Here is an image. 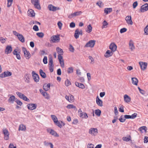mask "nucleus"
<instances>
[{
  "mask_svg": "<svg viewBox=\"0 0 148 148\" xmlns=\"http://www.w3.org/2000/svg\"><path fill=\"white\" fill-rule=\"evenodd\" d=\"M82 12L81 11H77L75 12L74 13H72L71 15L68 16L69 18H72L73 17L79 16L82 13Z\"/></svg>",
  "mask_w": 148,
  "mask_h": 148,
  "instance_id": "12",
  "label": "nucleus"
},
{
  "mask_svg": "<svg viewBox=\"0 0 148 148\" xmlns=\"http://www.w3.org/2000/svg\"><path fill=\"white\" fill-rule=\"evenodd\" d=\"M69 51L71 52H73L74 51V49L73 46L70 44L69 45Z\"/></svg>",
  "mask_w": 148,
  "mask_h": 148,
  "instance_id": "53",
  "label": "nucleus"
},
{
  "mask_svg": "<svg viewBox=\"0 0 148 148\" xmlns=\"http://www.w3.org/2000/svg\"><path fill=\"white\" fill-rule=\"evenodd\" d=\"M132 83L135 85H137L138 82V80L136 77H132Z\"/></svg>",
  "mask_w": 148,
  "mask_h": 148,
  "instance_id": "27",
  "label": "nucleus"
},
{
  "mask_svg": "<svg viewBox=\"0 0 148 148\" xmlns=\"http://www.w3.org/2000/svg\"><path fill=\"white\" fill-rule=\"evenodd\" d=\"M139 130L142 133H143V130H144V132H147V127L145 126H143L140 127L139 129Z\"/></svg>",
  "mask_w": 148,
  "mask_h": 148,
  "instance_id": "29",
  "label": "nucleus"
},
{
  "mask_svg": "<svg viewBox=\"0 0 148 148\" xmlns=\"http://www.w3.org/2000/svg\"><path fill=\"white\" fill-rule=\"evenodd\" d=\"M15 101L16 103L17 104L20 106H21L23 104L22 102L17 98H16Z\"/></svg>",
  "mask_w": 148,
  "mask_h": 148,
  "instance_id": "50",
  "label": "nucleus"
},
{
  "mask_svg": "<svg viewBox=\"0 0 148 148\" xmlns=\"http://www.w3.org/2000/svg\"><path fill=\"white\" fill-rule=\"evenodd\" d=\"M94 145L92 144H88L87 145V148H94Z\"/></svg>",
  "mask_w": 148,
  "mask_h": 148,
  "instance_id": "60",
  "label": "nucleus"
},
{
  "mask_svg": "<svg viewBox=\"0 0 148 148\" xmlns=\"http://www.w3.org/2000/svg\"><path fill=\"white\" fill-rule=\"evenodd\" d=\"M148 10V4L146 3L143 5L141 7L140 11L141 12H144Z\"/></svg>",
  "mask_w": 148,
  "mask_h": 148,
  "instance_id": "8",
  "label": "nucleus"
},
{
  "mask_svg": "<svg viewBox=\"0 0 148 148\" xmlns=\"http://www.w3.org/2000/svg\"><path fill=\"white\" fill-rule=\"evenodd\" d=\"M127 30V29L126 28L124 27L121 29L120 32L121 34H122L126 32Z\"/></svg>",
  "mask_w": 148,
  "mask_h": 148,
  "instance_id": "51",
  "label": "nucleus"
},
{
  "mask_svg": "<svg viewBox=\"0 0 148 148\" xmlns=\"http://www.w3.org/2000/svg\"><path fill=\"white\" fill-rule=\"evenodd\" d=\"M112 11V8H106L104 9V11L106 14H108L111 12Z\"/></svg>",
  "mask_w": 148,
  "mask_h": 148,
  "instance_id": "26",
  "label": "nucleus"
},
{
  "mask_svg": "<svg viewBox=\"0 0 148 148\" xmlns=\"http://www.w3.org/2000/svg\"><path fill=\"white\" fill-rule=\"evenodd\" d=\"M122 139L123 141L126 142H128L130 140H131V138H130L126 137H123Z\"/></svg>",
  "mask_w": 148,
  "mask_h": 148,
  "instance_id": "49",
  "label": "nucleus"
},
{
  "mask_svg": "<svg viewBox=\"0 0 148 148\" xmlns=\"http://www.w3.org/2000/svg\"><path fill=\"white\" fill-rule=\"evenodd\" d=\"M145 33L146 35H148V24L147 25L145 28L144 29Z\"/></svg>",
  "mask_w": 148,
  "mask_h": 148,
  "instance_id": "52",
  "label": "nucleus"
},
{
  "mask_svg": "<svg viewBox=\"0 0 148 148\" xmlns=\"http://www.w3.org/2000/svg\"><path fill=\"white\" fill-rule=\"evenodd\" d=\"M112 51L107 50L105 54V56L106 58H108L112 56L113 54Z\"/></svg>",
  "mask_w": 148,
  "mask_h": 148,
  "instance_id": "22",
  "label": "nucleus"
},
{
  "mask_svg": "<svg viewBox=\"0 0 148 148\" xmlns=\"http://www.w3.org/2000/svg\"><path fill=\"white\" fill-rule=\"evenodd\" d=\"M48 8L50 11L53 12H55L57 10H60L59 7H55L51 4L48 5Z\"/></svg>",
  "mask_w": 148,
  "mask_h": 148,
  "instance_id": "2",
  "label": "nucleus"
},
{
  "mask_svg": "<svg viewBox=\"0 0 148 148\" xmlns=\"http://www.w3.org/2000/svg\"><path fill=\"white\" fill-rule=\"evenodd\" d=\"M75 25L73 22H72L70 24V27L71 28H74L75 27Z\"/></svg>",
  "mask_w": 148,
  "mask_h": 148,
  "instance_id": "62",
  "label": "nucleus"
},
{
  "mask_svg": "<svg viewBox=\"0 0 148 148\" xmlns=\"http://www.w3.org/2000/svg\"><path fill=\"white\" fill-rule=\"evenodd\" d=\"M129 46L130 47V49L132 50L135 48L133 41L132 40H130L129 43Z\"/></svg>",
  "mask_w": 148,
  "mask_h": 148,
  "instance_id": "34",
  "label": "nucleus"
},
{
  "mask_svg": "<svg viewBox=\"0 0 148 148\" xmlns=\"http://www.w3.org/2000/svg\"><path fill=\"white\" fill-rule=\"evenodd\" d=\"M125 20L128 24L131 25L133 24V23L132 20L131 16H127L125 18Z\"/></svg>",
  "mask_w": 148,
  "mask_h": 148,
  "instance_id": "13",
  "label": "nucleus"
},
{
  "mask_svg": "<svg viewBox=\"0 0 148 148\" xmlns=\"http://www.w3.org/2000/svg\"><path fill=\"white\" fill-rule=\"evenodd\" d=\"M139 64L140 66L141 69L143 71L145 70L147 67V64L146 62H140Z\"/></svg>",
  "mask_w": 148,
  "mask_h": 148,
  "instance_id": "11",
  "label": "nucleus"
},
{
  "mask_svg": "<svg viewBox=\"0 0 148 148\" xmlns=\"http://www.w3.org/2000/svg\"><path fill=\"white\" fill-rule=\"evenodd\" d=\"M58 58L59 61H60L63 60L62 56L60 54H58Z\"/></svg>",
  "mask_w": 148,
  "mask_h": 148,
  "instance_id": "58",
  "label": "nucleus"
},
{
  "mask_svg": "<svg viewBox=\"0 0 148 148\" xmlns=\"http://www.w3.org/2000/svg\"><path fill=\"white\" fill-rule=\"evenodd\" d=\"M13 54L14 55H16V58L18 60H20L21 58V56L20 55V52L18 53L17 49H15L13 51Z\"/></svg>",
  "mask_w": 148,
  "mask_h": 148,
  "instance_id": "18",
  "label": "nucleus"
},
{
  "mask_svg": "<svg viewBox=\"0 0 148 148\" xmlns=\"http://www.w3.org/2000/svg\"><path fill=\"white\" fill-rule=\"evenodd\" d=\"M51 40L53 42H59L60 38L59 37V35H55L52 36L51 38Z\"/></svg>",
  "mask_w": 148,
  "mask_h": 148,
  "instance_id": "6",
  "label": "nucleus"
},
{
  "mask_svg": "<svg viewBox=\"0 0 148 148\" xmlns=\"http://www.w3.org/2000/svg\"><path fill=\"white\" fill-rule=\"evenodd\" d=\"M50 87V83H49L48 84H45L43 86V89L45 91H47L49 89Z\"/></svg>",
  "mask_w": 148,
  "mask_h": 148,
  "instance_id": "21",
  "label": "nucleus"
},
{
  "mask_svg": "<svg viewBox=\"0 0 148 148\" xmlns=\"http://www.w3.org/2000/svg\"><path fill=\"white\" fill-rule=\"evenodd\" d=\"M49 66H54L53 63V58L52 57L49 58Z\"/></svg>",
  "mask_w": 148,
  "mask_h": 148,
  "instance_id": "33",
  "label": "nucleus"
},
{
  "mask_svg": "<svg viewBox=\"0 0 148 148\" xmlns=\"http://www.w3.org/2000/svg\"><path fill=\"white\" fill-rule=\"evenodd\" d=\"M34 5L35 8L36 9L39 10L41 9V7L39 4V2L38 3H36V4L34 3Z\"/></svg>",
  "mask_w": 148,
  "mask_h": 148,
  "instance_id": "40",
  "label": "nucleus"
},
{
  "mask_svg": "<svg viewBox=\"0 0 148 148\" xmlns=\"http://www.w3.org/2000/svg\"><path fill=\"white\" fill-rule=\"evenodd\" d=\"M96 41L94 40H91L87 42L85 45L84 47H91V48L94 47Z\"/></svg>",
  "mask_w": 148,
  "mask_h": 148,
  "instance_id": "1",
  "label": "nucleus"
},
{
  "mask_svg": "<svg viewBox=\"0 0 148 148\" xmlns=\"http://www.w3.org/2000/svg\"><path fill=\"white\" fill-rule=\"evenodd\" d=\"M32 75L34 81L36 82H38L40 79L39 75L33 71L32 72Z\"/></svg>",
  "mask_w": 148,
  "mask_h": 148,
  "instance_id": "3",
  "label": "nucleus"
},
{
  "mask_svg": "<svg viewBox=\"0 0 148 148\" xmlns=\"http://www.w3.org/2000/svg\"><path fill=\"white\" fill-rule=\"evenodd\" d=\"M96 102L98 106H103V101L99 98L98 96H97L96 98Z\"/></svg>",
  "mask_w": 148,
  "mask_h": 148,
  "instance_id": "19",
  "label": "nucleus"
},
{
  "mask_svg": "<svg viewBox=\"0 0 148 148\" xmlns=\"http://www.w3.org/2000/svg\"><path fill=\"white\" fill-rule=\"evenodd\" d=\"M117 46L114 43H112L109 46V48L112 51L114 52L116 49Z\"/></svg>",
  "mask_w": 148,
  "mask_h": 148,
  "instance_id": "14",
  "label": "nucleus"
},
{
  "mask_svg": "<svg viewBox=\"0 0 148 148\" xmlns=\"http://www.w3.org/2000/svg\"><path fill=\"white\" fill-rule=\"evenodd\" d=\"M69 97H70V99H69L70 101L69 102H73L74 100V96L70 94H69Z\"/></svg>",
  "mask_w": 148,
  "mask_h": 148,
  "instance_id": "45",
  "label": "nucleus"
},
{
  "mask_svg": "<svg viewBox=\"0 0 148 148\" xmlns=\"http://www.w3.org/2000/svg\"><path fill=\"white\" fill-rule=\"evenodd\" d=\"M101 113V110L99 109H97L95 110V113L98 116H100Z\"/></svg>",
  "mask_w": 148,
  "mask_h": 148,
  "instance_id": "37",
  "label": "nucleus"
},
{
  "mask_svg": "<svg viewBox=\"0 0 148 148\" xmlns=\"http://www.w3.org/2000/svg\"><path fill=\"white\" fill-rule=\"evenodd\" d=\"M55 123L56 124V125H57L58 127H60V128H61L62 127V123L58 121V120H57Z\"/></svg>",
  "mask_w": 148,
  "mask_h": 148,
  "instance_id": "44",
  "label": "nucleus"
},
{
  "mask_svg": "<svg viewBox=\"0 0 148 148\" xmlns=\"http://www.w3.org/2000/svg\"><path fill=\"white\" fill-rule=\"evenodd\" d=\"M137 114L136 113H134L131 115H125L124 116V117L125 119H134L137 116Z\"/></svg>",
  "mask_w": 148,
  "mask_h": 148,
  "instance_id": "9",
  "label": "nucleus"
},
{
  "mask_svg": "<svg viewBox=\"0 0 148 148\" xmlns=\"http://www.w3.org/2000/svg\"><path fill=\"white\" fill-rule=\"evenodd\" d=\"M26 129V127L25 125L23 124H21L19 126L18 130H19L25 131Z\"/></svg>",
  "mask_w": 148,
  "mask_h": 148,
  "instance_id": "35",
  "label": "nucleus"
},
{
  "mask_svg": "<svg viewBox=\"0 0 148 148\" xmlns=\"http://www.w3.org/2000/svg\"><path fill=\"white\" fill-rule=\"evenodd\" d=\"M148 142V137L145 136L144 139V143H147Z\"/></svg>",
  "mask_w": 148,
  "mask_h": 148,
  "instance_id": "63",
  "label": "nucleus"
},
{
  "mask_svg": "<svg viewBox=\"0 0 148 148\" xmlns=\"http://www.w3.org/2000/svg\"><path fill=\"white\" fill-rule=\"evenodd\" d=\"M23 95L22 96H23L22 98L21 99H23L24 100L27 101V102H29V99H28L27 97L25 96L24 95Z\"/></svg>",
  "mask_w": 148,
  "mask_h": 148,
  "instance_id": "46",
  "label": "nucleus"
},
{
  "mask_svg": "<svg viewBox=\"0 0 148 148\" xmlns=\"http://www.w3.org/2000/svg\"><path fill=\"white\" fill-rule=\"evenodd\" d=\"M3 133L5 136L4 138L5 140H8L9 139V133L8 131L6 129L3 130Z\"/></svg>",
  "mask_w": 148,
  "mask_h": 148,
  "instance_id": "16",
  "label": "nucleus"
},
{
  "mask_svg": "<svg viewBox=\"0 0 148 148\" xmlns=\"http://www.w3.org/2000/svg\"><path fill=\"white\" fill-rule=\"evenodd\" d=\"M51 117L52 119L53 120V122H54V123L58 120V119L56 117L55 115H51Z\"/></svg>",
  "mask_w": 148,
  "mask_h": 148,
  "instance_id": "42",
  "label": "nucleus"
},
{
  "mask_svg": "<svg viewBox=\"0 0 148 148\" xmlns=\"http://www.w3.org/2000/svg\"><path fill=\"white\" fill-rule=\"evenodd\" d=\"M124 101L127 103H129L131 101L130 97L126 94L124 96Z\"/></svg>",
  "mask_w": 148,
  "mask_h": 148,
  "instance_id": "15",
  "label": "nucleus"
},
{
  "mask_svg": "<svg viewBox=\"0 0 148 148\" xmlns=\"http://www.w3.org/2000/svg\"><path fill=\"white\" fill-rule=\"evenodd\" d=\"M40 91L46 99H49L50 97L49 95L47 92H43V90L41 89L40 90Z\"/></svg>",
  "mask_w": 148,
  "mask_h": 148,
  "instance_id": "17",
  "label": "nucleus"
},
{
  "mask_svg": "<svg viewBox=\"0 0 148 148\" xmlns=\"http://www.w3.org/2000/svg\"><path fill=\"white\" fill-rule=\"evenodd\" d=\"M9 148H16V146H14L12 143H10L9 146Z\"/></svg>",
  "mask_w": 148,
  "mask_h": 148,
  "instance_id": "64",
  "label": "nucleus"
},
{
  "mask_svg": "<svg viewBox=\"0 0 148 148\" xmlns=\"http://www.w3.org/2000/svg\"><path fill=\"white\" fill-rule=\"evenodd\" d=\"M60 66L61 67L63 68L64 66V60L59 61Z\"/></svg>",
  "mask_w": 148,
  "mask_h": 148,
  "instance_id": "61",
  "label": "nucleus"
},
{
  "mask_svg": "<svg viewBox=\"0 0 148 148\" xmlns=\"http://www.w3.org/2000/svg\"><path fill=\"white\" fill-rule=\"evenodd\" d=\"M10 95V97H9V99L8 100V101L9 102H11L12 103H13L14 101H15L16 98L15 97L14 95Z\"/></svg>",
  "mask_w": 148,
  "mask_h": 148,
  "instance_id": "24",
  "label": "nucleus"
},
{
  "mask_svg": "<svg viewBox=\"0 0 148 148\" xmlns=\"http://www.w3.org/2000/svg\"><path fill=\"white\" fill-rule=\"evenodd\" d=\"M27 14L28 15L31 17L34 16L35 14L34 11L31 9H30L28 10Z\"/></svg>",
  "mask_w": 148,
  "mask_h": 148,
  "instance_id": "20",
  "label": "nucleus"
},
{
  "mask_svg": "<svg viewBox=\"0 0 148 148\" xmlns=\"http://www.w3.org/2000/svg\"><path fill=\"white\" fill-rule=\"evenodd\" d=\"M4 73L5 75V77L10 76L12 75V73L11 72L8 71H5L4 72Z\"/></svg>",
  "mask_w": 148,
  "mask_h": 148,
  "instance_id": "36",
  "label": "nucleus"
},
{
  "mask_svg": "<svg viewBox=\"0 0 148 148\" xmlns=\"http://www.w3.org/2000/svg\"><path fill=\"white\" fill-rule=\"evenodd\" d=\"M16 94L21 99H22V98L23 96H22L23 95H24L23 94L21 93L20 92H17L16 93Z\"/></svg>",
  "mask_w": 148,
  "mask_h": 148,
  "instance_id": "54",
  "label": "nucleus"
},
{
  "mask_svg": "<svg viewBox=\"0 0 148 148\" xmlns=\"http://www.w3.org/2000/svg\"><path fill=\"white\" fill-rule=\"evenodd\" d=\"M51 135L54 136L55 137H58L59 136L58 134H57L56 132L53 130H52Z\"/></svg>",
  "mask_w": 148,
  "mask_h": 148,
  "instance_id": "38",
  "label": "nucleus"
},
{
  "mask_svg": "<svg viewBox=\"0 0 148 148\" xmlns=\"http://www.w3.org/2000/svg\"><path fill=\"white\" fill-rule=\"evenodd\" d=\"M58 25L60 29H61L62 25V23L60 21H59L58 23Z\"/></svg>",
  "mask_w": 148,
  "mask_h": 148,
  "instance_id": "59",
  "label": "nucleus"
},
{
  "mask_svg": "<svg viewBox=\"0 0 148 148\" xmlns=\"http://www.w3.org/2000/svg\"><path fill=\"white\" fill-rule=\"evenodd\" d=\"M28 109L30 110H33L36 109L37 105L36 103H29L27 105Z\"/></svg>",
  "mask_w": 148,
  "mask_h": 148,
  "instance_id": "5",
  "label": "nucleus"
},
{
  "mask_svg": "<svg viewBox=\"0 0 148 148\" xmlns=\"http://www.w3.org/2000/svg\"><path fill=\"white\" fill-rule=\"evenodd\" d=\"M33 29L35 31H38L39 30L38 27L36 25H35L34 26Z\"/></svg>",
  "mask_w": 148,
  "mask_h": 148,
  "instance_id": "56",
  "label": "nucleus"
},
{
  "mask_svg": "<svg viewBox=\"0 0 148 148\" xmlns=\"http://www.w3.org/2000/svg\"><path fill=\"white\" fill-rule=\"evenodd\" d=\"M79 31L78 29H77L75 32L74 36L76 39H77L79 37Z\"/></svg>",
  "mask_w": 148,
  "mask_h": 148,
  "instance_id": "28",
  "label": "nucleus"
},
{
  "mask_svg": "<svg viewBox=\"0 0 148 148\" xmlns=\"http://www.w3.org/2000/svg\"><path fill=\"white\" fill-rule=\"evenodd\" d=\"M87 28L88 29L86 30V31L88 33L91 32L92 29V27L91 25L90 24L88 25L87 26Z\"/></svg>",
  "mask_w": 148,
  "mask_h": 148,
  "instance_id": "41",
  "label": "nucleus"
},
{
  "mask_svg": "<svg viewBox=\"0 0 148 148\" xmlns=\"http://www.w3.org/2000/svg\"><path fill=\"white\" fill-rule=\"evenodd\" d=\"M65 84L66 86H68L71 84V82L67 79L65 81Z\"/></svg>",
  "mask_w": 148,
  "mask_h": 148,
  "instance_id": "47",
  "label": "nucleus"
},
{
  "mask_svg": "<svg viewBox=\"0 0 148 148\" xmlns=\"http://www.w3.org/2000/svg\"><path fill=\"white\" fill-rule=\"evenodd\" d=\"M17 37L19 40L21 42L23 43L25 42V38L21 34Z\"/></svg>",
  "mask_w": 148,
  "mask_h": 148,
  "instance_id": "31",
  "label": "nucleus"
},
{
  "mask_svg": "<svg viewBox=\"0 0 148 148\" xmlns=\"http://www.w3.org/2000/svg\"><path fill=\"white\" fill-rule=\"evenodd\" d=\"M22 49L24 53V55L27 59H29L31 57V55L29 51H27L26 48L24 47H22Z\"/></svg>",
  "mask_w": 148,
  "mask_h": 148,
  "instance_id": "4",
  "label": "nucleus"
},
{
  "mask_svg": "<svg viewBox=\"0 0 148 148\" xmlns=\"http://www.w3.org/2000/svg\"><path fill=\"white\" fill-rule=\"evenodd\" d=\"M82 118H85L86 119H87L88 116L87 115V113L86 112H84L83 113V116H81Z\"/></svg>",
  "mask_w": 148,
  "mask_h": 148,
  "instance_id": "57",
  "label": "nucleus"
},
{
  "mask_svg": "<svg viewBox=\"0 0 148 148\" xmlns=\"http://www.w3.org/2000/svg\"><path fill=\"white\" fill-rule=\"evenodd\" d=\"M75 85L76 86L82 89H84L85 88V86L83 84L78 82H75Z\"/></svg>",
  "mask_w": 148,
  "mask_h": 148,
  "instance_id": "23",
  "label": "nucleus"
},
{
  "mask_svg": "<svg viewBox=\"0 0 148 148\" xmlns=\"http://www.w3.org/2000/svg\"><path fill=\"white\" fill-rule=\"evenodd\" d=\"M56 50L58 54H60L61 55H63L64 52L62 49L60 47H58L56 48Z\"/></svg>",
  "mask_w": 148,
  "mask_h": 148,
  "instance_id": "32",
  "label": "nucleus"
},
{
  "mask_svg": "<svg viewBox=\"0 0 148 148\" xmlns=\"http://www.w3.org/2000/svg\"><path fill=\"white\" fill-rule=\"evenodd\" d=\"M43 61L44 63L45 64H46L47 63V57L46 56H44L43 60Z\"/></svg>",
  "mask_w": 148,
  "mask_h": 148,
  "instance_id": "55",
  "label": "nucleus"
},
{
  "mask_svg": "<svg viewBox=\"0 0 148 148\" xmlns=\"http://www.w3.org/2000/svg\"><path fill=\"white\" fill-rule=\"evenodd\" d=\"M89 133L92 135L95 136L98 133L97 129V128H91L89 130Z\"/></svg>",
  "mask_w": 148,
  "mask_h": 148,
  "instance_id": "10",
  "label": "nucleus"
},
{
  "mask_svg": "<svg viewBox=\"0 0 148 148\" xmlns=\"http://www.w3.org/2000/svg\"><path fill=\"white\" fill-rule=\"evenodd\" d=\"M12 51V48L11 45H7L5 50V53L6 54L10 53Z\"/></svg>",
  "mask_w": 148,
  "mask_h": 148,
  "instance_id": "7",
  "label": "nucleus"
},
{
  "mask_svg": "<svg viewBox=\"0 0 148 148\" xmlns=\"http://www.w3.org/2000/svg\"><path fill=\"white\" fill-rule=\"evenodd\" d=\"M66 107L67 108L69 109L74 108L75 109H76V106L72 104H69L66 106Z\"/></svg>",
  "mask_w": 148,
  "mask_h": 148,
  "instance_id": "39",
  "label": "nucleus"
},
{
  "mask_svg": "<svg viewBox=\"0 0 148 148\" xmlns=\"http://www.w3.org/2000/svg\"><path fill=\"white\" fill-rule=\"evenodd\" d=\"M36 35L39 37L42 38L44 36V34L42 32H38L36 33Z\"/></svg>",
  "mask_w": 148,
  "mask_h": 148,
  "instance_id": "43",
  "label": "nucleus"
},
{
  "mask_svg": "<svg viewBox=\"0 0 148 148\" xmlns=\"http://www.w3.org/2000/svg\"><path fill=\"white\" fill-rule=\"evenodd\" d=\"M25 77L26 79L25 81H26L27 83H29V79L30 77H31V75L30 74H26L25 75Z\"/></svg>",
  "mask_w": 148,
  "mask_h": 148,
  "instance_id": "30",
  "label": "nucleus"
},
{
  "mask_svg": "<svg viewBox=\"0 0 148 148\" xmlns=\"http://www.w3.org/2000/svg\"><path fill=\"white\" fill-rule=\"evenodd\" d=\"M40 74L41 77L43 78H45L46 77V73L44 72L42 69L39 70Z\"/></svg>",
  "mask_w": 148,
  "mask_h": 148,
  "instance_id": "25",
  "label": "nucleus"
},
{
  "mask_svg": "<svg viewBox=\"0 0 148 148\" xmlns=\"http://www.w3.org/2000/svg\"><path fill=\"white\" fill-rule=\"evenodd\" d=\"M73 72V68L72 67H69L67 70V73H71Z\"/></svg>",
  "mask_w": 148,
  "mask_h": 148,
  "instance_id": "48",
  "label": "nucleus"
}]
</instances>
